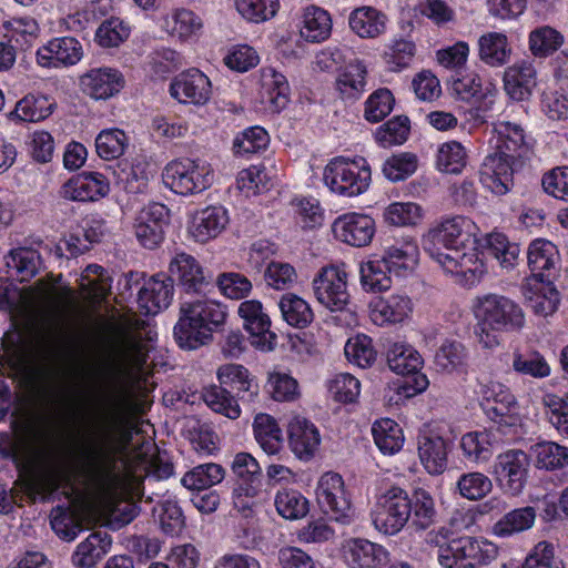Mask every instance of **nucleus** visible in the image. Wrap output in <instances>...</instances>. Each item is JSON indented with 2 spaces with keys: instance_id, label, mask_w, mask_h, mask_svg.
Segmentation results:
<instances>
[{
  "instance_id": "f257e3e1",
  "label": "nucleus",
  "mask_w": 568,
  "mask_h": 568,
  "mask_svg": "<svg viewBox=\"0 0 568 568\" xmlns=\"http://www.w3.org/2000/svg\"><path fill=\"white\" fill-rule=\"evenodd\" d=\"M150 346L140 333H125L120 341L118 359L108 368L88 365L84 348L72 349V373L78 379L94 376V387L85 388V405L77 406V420L58 448L77 470L93 486L106 495L115 494L124 484L116 471L112 456L123 427L126 424L130 404L119 387L120 375L142 373L149 358Z\"/></svg>"
},
{
  "instance_id": "f03ea898",
  "label": "nucleus",
  "mask_w": 568,
  "mask_h": 568,
  "mask_svg": "<svg viewBox=\"0 0 568 568\" xmlns=\"http://www.w3.org/2000/svg\"><path fill=\"white\" fill-rule=\"evenodd\" d=\"M477 230L470 219L455 215L443 219L423 239V247L430 257L465 286L476 284L486 272L484 262L474 251L480 250L481 254L497 258L495 232L477 240Z\"/></svg>"
},
{
  "instance_id": "7ed1b4c3",
  "label": "nucleus",
  "mask_w": 568,
  "mask_h": 568,
  "mask_svg": "<svg viewBox=\"0 0 568 568\" xmlns=\"http://www.w3.org/2000/svg\"><path fill=\"white\" fill-rule=\"evenodd\" d=\"M224 305L210 298H192L181 302L180 316L173 335L176 344L187 351L197 349L213 341V333L225 323Z\"/></svg>"
},
{
  "instance_id": "20e7f679",
  "label": "nucleus",
  "mask_w": 568,
  "mask_h": 568,
  "mask_svg": "<svg viewBox=\"0 0 568 568\" xmlns=\"http://www.w3.org/2000/svg\"><path fill=\"white\" fill-rule=\"evenodd\" d=\"M323 180L332 192L345 196L364 193L371 183V169L364 159H333L325 168Z\"/></svg>"
},
{
  "instance_id": "39448f33",
  "label": "nucleus",
  "mask_w": 568,
  "mask_h": 568,
  "mask_svg": "<svg viewBox=\"0 0 568 568\" xmlns=\"http://www.w3.org/2000/svg\"><path fill=\"white\" fill-rule=\"evenodd\" d=\"M248 371L237 364H226L219 368L217 378L220 385H210L202 390V398L205 404L215 413L222 414L230 419H236L241 415V408L231 389L247 377Z\"/></svg>"
},
{
  "instance_id": "423d86ee",
  "label": "nucleus",
  "mask_w": 568,
  "mask_h": 568,
  "mask_svg": "<svg viewBox=\"0 0 568 568\" xmlns=\"http://www.w3.org/2000/svg\"><path fill=\"white\" fill-rule=\"evenodd\" d=\"M412 515V500L400 487H392L382 494L372 511L375 528L385 535L399 532Z\"/></svg>"
},
{
  "instance_id": "0eeeda50",
  "label": "nucleus",
  "mask_w": 568,
  "mask_h": 568,
  "mask_svg": "<svg viewBox=\"0 0 568 568\" xmlns=\"http://www.w3.org/2000/svg\"><path fill=\"white\" fill-rule=\"evenodd\" d=\"M164 181L178 194H196L210 187L213 172L210 164L185 158L165 166Z\"/></svg>"
},
{
  "instance_id": "6e6552de",
  "label": "nucleus",
  "mask_w": 568,
  "mask_h": 568,
  "mask_svg": "<svg viewBox=\"0 0 568 568\" xmlns=\"http://www.w3.org/2000/svg\"><path fill=\"white\" fill-rule=\"evenodd\" d=\"M529 143L524 129L511 122L499 124V194L507 193L513 186L511 178L515 164L528 156Z\"/></svg>"
},
{
  "instance_id": "1a4fd4ad",
  "label": "nucleus",
  "mask_w": 568,
  "mask_h": 568,
  "mask_svg": "<svg viewBox=\"0 0 568 568\" xmlns=\"http://www.w3.org/2000/svg\"><path fill=\"white\" fill-rule=\"evenodd\" d=\"M316 498L322 510L333 520L342 524L351 521V499L339 474L326 473L320 478Z\"/></svg>"
},
{
  "instance_id": "9d476101",
  "label": "nucleus",
  "mask_w": 568,
  "mask_h": 568,
  "mask_svg": "<svg viewBox=\"0 0 568 568\" xmlns=\"http://www.w3.org/2000/svg\"><path fill=\"white\" fill-rule=\"evenodd\" d=\"M312 287L317 302L332 312L343 311L349 302L347 274L337 266L322 267Z\"/></svg>"
},
{
  "instance_id": "9b49d317",
  "label": "nucleus",
  "mask_w": 568,
  "mask_h": 568,
  "mask_svg": "<svg viewBox=\"0 0 568 568\" xmlns=\"http://www.w3.org/2000/svg\"><path fill=\"white\" fill-rule=\"evenodd\" d=\"M529 465V457L523 449H508L499 455V487L504 494H521L527 483Z\"/></svg>"
},
{
  "instance_id": "f8f14e48",
  "label": "nucleus",
  "mask_w": 568,
  "mask_h": 568,
  "mask_svg": "<svg viewBox=\"0 0 568 568\" xmlns=\"http://www.w3.org/2000/svg\"><path fill=\"white\" fill-rule=\"evenodd\" d=\"M170 223V210L162 203H151L139 213L135 235L146 248L156 247L164 239V227Z\"/></svg>"
},
{
  "instance_id": "ddd939ff",
  "label": "nucleus",
  "mask_w": 568,
  "mask_h": 568,
  "mask_svg": "<svg viewBox=\"0 0 568 568\" xmlns=\"http://www.w3.org/2000/svg\"><path fill=\"white\" fill-rule=\"evenodd\" d=\"M523 294L531 311L539 316L552 315L559 305V292L555 287L551 277L529 276L523 285Z\"/></svg>"
},
{
  "instance_id": "4468645a",
  "label": "nucleus",
  "mask_w": 568,
  "mask_h": 568,
  "mask_svg": "<svg viewBox=\"0 0 568 568\" xmlns=\"http://www.w3.org/2000/svg\"><path fill=\"white\" fill-rule=\"evenodd\" d=\"M237 312L244 321L245 329L256 338L253 344L263 351H272L277 335L270 331L271 318L263 311L262 303L256 300L244 301L240 304Z\"/></svg>"
},
{
  "instance_id": "2eb2a0df",
  "label": "nucleus",
  "mask_w": 568,
  "mask_h": 568,
  "mask_svg": "<svg viewBox=\"0 0 568 568\" xmlns=\"http://www.w3.org/2000/svg\"><path fill=\"white\" fill-rule=\"evenodd\" d=\"M171 95L182 103L202 105L212 94L209 78L197 69H190L176 75L170 85Z\"/></svg>"
},
{
  "instance_id": "dca6fc26",
  "label": "nucleus",
  "mask_w": 568,
  "mask_h": 568,
  "mask_svg": "<svg viewBox=\"0 0 568 568\" xmlns=\"http://www.w3.org/2000/svg\"><path fill=\"white\" fill-rule=\"evenodd\" d=\"M333 232L339 241L355 247H363L372 242L375 222L368 215L348 213L335 220Z\"/></svg>"
},
{
  "instance_id": "f3484780",
  "label": "nucleus",
  "mask_w": 568,
  "mask_h": 568,
  "mask_svg": "<svg viewBox=\"0 0 568 568\" xmlns=\"http://www.w3.org/2000/svg\"><path fill=\"white\" fill-rule=\"evenodd\" d=\"M387 363L394 373L413 376L415 393H420L427 387L428 381L426 376L419 374V369L423 366V358L412 346L394 343L387 351Z\"/></svg>"
},
{
  "instance_id": "a211bd4d",
  "label": "nucleus",
  "mask_w": 568,
  "mask_h": 568,
  "mask_svg": "<svg viewBox=\"0 0 568 568\" xmlns=\"http://www.w3.org/2000/svg\"><path fill=\"white\" fill-rule=\"evenodd\" d=\"M170 278L175 280L186 293H200L210 281L197 260L185 252H176L169 265Z\"/></svg>"
},
{
  "instance_id": "6ab92c4d",
  "label": "nucleus",
  "mask_w": 568,
  "mask_h": 568,
  "mask_svg": "<svg viewBox=\"0 0 568 568\" xmlns=\"http://www.w3.org/2000/svg\"><path fill=\"white\" fill-rule=\"evenodd\" d=\"M229 224L227 211L222 206H207L196 211L189 224L190 236L197 243L217 237Z\"/></svg>"
},
{
  "instance_id": "aec40b11",
  "label": "nucleus",
  "mask_w": 568,
  "mask_h": 568,
  "mask_svg": "<svg viewBox=\"0 0 568 568\" xmlns=\"http://www.w3.org/2000/svg\"><path fill=\"white\" fill-rule=\"evenodd\" d=\"M109 182L98 172H82L61 187V196L71 201H95L109 193Z\"/></svg>"
},
{
  "instance_id": "412c9836",
  "label": "nucleus",
  "mask_w": 568,
  "mask_h": 568,
  "mask_svg": "<svg viewBox=\"0 0 568 568\" xmlns=\"http://www.w3.org/2000/svg\"><path fill=\"white\" fill-rule=\"evenodd\" d=\"M480 546L471 537L450 539L438 550V561L444 568H475L480 564Z\"/></svg>"
},
{
  "instance_id": "4be33fe9",
  "label": "nucleus",
  "mask_w": 568,
  "mask_h": 568,
  "mask_svg": "<svg viewBox=\"0 0 568 568\" xmlns=\"http://www.w3.org/2000/svg\"><path fill=\"white\" fill-rule=\"evenodd\" d=\"M450 450L449 440L433 430L418 436V456L425 469L432 475L443 474L447 468Z\"/></svg>"
},
{
  "instance_id": "5701e85b",
  "label": "nucleus",
  "mask_w": 568,
  "mask_h": 568,
  "mask_svg": "<svg viewBox=\"0 0 568 568\" xmlns=\"http://www.w3.org/2000/svg\"><path fill=\"white\" fill-rule=\"evenodd\" d=\"M82 58V47L72 37L55 38L40 48L37 59L42 67L58 68L60 65H73Z\"/></svg>"
},
{
  "instance_id": "b1692460",
  "label": "nucleus",
  "mask_w": 568,
  "mask_h": 568,
  "mask_svg": "<svg viewBox=\"0 0 568 568\" xmlns=\"http://www.w3.org/2000/svg\"><path fill=\"white\" fill-rule=\"evenodd\" d=\"M477 320L475 333L483 348L493 349L497 344V295L486 294L477 297L474 305Z\"/></svg>"
},
{
  "instance_id": "393cba45",
  "label": "nucleus",
  "mask_w": 568,
  "mask_h": 568,
  "mask_svg": "<svg viewBox=\"0 0 568 568\" xmlns=\"http://www.w3.org/2000/svg\"><path fill=\"white\" fill-rule=\"evenodd\" d=\"M321 436L313 423L295 416L288 424V444L296 457L310 460L317 450Z\"/></svg>"
},
{
  "instance_id": "a878e982",
  "label": "nucleus",
  "mask_w": 568,
  "mask_h": 568,
  "mask_svg": "<svg viewBox=\"0 0 568 568\" xmlns=\"http://www.w3.org/2000/svg\"><path fill=\"white\" fill-rule=\"evenodd\" d=\"M82 91L95 100H105L123 87L119 71L111 68L92 69L80 78Z\"/></svg>"
},
{
  "instance_id": "bb28decb",
  "label": "nucleus",
  "mask_w": 568,
  "mask_h": 568,
  "mask_svg": "<svg viewBox=\"0 0 568 568\" xmlns=\"http://www.w3.org/2000/svg\"><path fill=\"white\" fill-rule=\"evenodd\" d=\"M345 558L352 568H383L388 561V551L367 539H353L345 548Z\"/></svg>"
},
{
  "instance_id": "cd10ccee",
  "label": "nucleus",
  "mask_w": 568,
  "mask_h": 568,
  "mask_svg": "<svg viewBox=\"0 0 568 568\" xmlns=\"http://www.w3.org/2000/svg\"><path fill=\"white\" fill-rule=\"evenodd\" d=\"M173 298L172 278L151 277L139 291V304L146 314H156L169 307Z\"/></svg>"
},
{
  "instance_id": "c85d7f7f",
  "label": "nucleus",
  "mask_w": 568,
  "mask_h": 568,
  "mask_svg": "<svg viewBox=\"0 0 568 568\" xmlns=\"http://www.w3.org/2000/svg\"><path fill=\"white\" fill-rule=\"evenodd\" d=\"M112 538L105 531L91 532L72 555L77 568H93L110 551Z\"/></svg>"
},
{
  "instance_id": "c756f323",
  "label": "nucleus",
  "mask_w": 568,
  "mask_h": 568,
  "mask_svg": "<svg viewBox=\"0 0 568 568\" xmlns=\"http://www.w3.org/2000/svg\"><path fill=\"white\" fill-rule=\"evenodd\" d=\"M536 84V71L530 63L523 62L508 68L504 74V90L515 101H524Z\"/></svg>"
},
{
  "instance_id": "7c9ffc66",
  "label": "nucleus",
  "mask_w": 568,
  "mask_h": 568,
  "mask_svg": "<svg viewBox=\"0 0 568 568\" xmlns=\"http://www.w3.org/2000/svg\"><path fill=\"white\" fill-rule=\"evenodd\" d=\"M523 435V417L515 396L507 389H499V436H505L508 442H515Z\"/></svg>"
},
{
  "instance_id": "2f4dec72",
  "label": "nucleus",
  "mask_w": 568,
  "mask_h": 568,
  "mask_svg": "<svg viewBox=\"0 0 568 568\" xmlns=\"http://www.w3.org/2000/svg\"><path fill=\"white\" fill-rule=\"evenodd\" d=\"M348 23L358 37L373 39L385 32L387 17L373 7H361L352 11Z\"/></svg>"
},
{
  "instance_id": "473e14b6",
  "label": "nucleus",
  "mask_w": 568,
  "mask_h": 568,
  "mask_svg": "<svg viewBox=\"0 0 568 568\" xmlns=\"http://www.w3.org/2000/svg\"><path fill=\"white\" fill-rule=\"evenodd\" d=\"M527 258L531 270L530 276L547 277V274H549V277H552L559 261L558 250L550 241L537 239L529 245Z\"/></svg>"
},
{
  "instance_id": "72a5a7b5",
  "label": "nucleus",
  "mask_w": 568,
  "mask_h": 568,
  "mask_svg": "<svg viewBox=\"0 0 568 568\" xmlns=\"http://www.w3.org/2000/svg\"><path fill=\"white\" fill-rule=\"evenodd\" d=\"M418 247L413 240L403 239L387 246L382 258L396 275L413 270L418 262Z\"/></svg>"
},
{
  "instance_id": "f704fd0d",
  "label": "nucleus",
  "mask_w": 568,
  "mask_h": 568,
  "mask_svg": "<svg viewBox=\"0 0 568 568\" xmlns=\"http://www.w3.org/2000/svg\"><path fill=\"white\" fill-rule=\"evenodd\" d=\"M290 85L286 78L272 68L262 71V99L274 112L284 109L288 102Z\"/></svg>"
},
{
  "instance_id": "c9c22d12",
  "label": "nucleus",
  "mask_w": 568,
  "mask_h": 568,
  "mask_svg": "<svg viewBox=\"0 0 568 568\" xmlns=\"http://www.w3.org/2000/svg\"><path fill=\"white\" fill-rule=\"evenodd\" d=\"M40 261L41 257L37 251L19 247L11 250L6 256V266L11 277H16L20 282H27L38 273Z\"/></svg>"
},
{
  "instance_id": "e433bc0d",
  "label": "nucleus",
  "mask_w": 568,
  "mask_h": 568,
  "mask_svg": "<svg viewBox=\"0 0 568 568\" xmlns=\"http://www.w3.org/2000/svg\"><path fill=\"white\" fill-rule=\"evenodd\" d=\"M412 312V302L404 295H390L386 298H378L373 304L372 316L375 322L400 323Z\"/></svg>"
},
{
  "instance_id": "4c0bfd02",
  "label": "nucleus",
  "mask_w": 568,
  "mask_h": 568,
  "mask_svg": "<svg viewBox=\"0 0 568 568\" xmlns=\"http://www.w3.org/2000/svg\"><path fill=\"white\" fill-rule=\"evenodd\" d=\"M54 102L45 95L29 94L17 102L9 118L22 122H38L47 119L53 111Z\"/></svg>"
},
{
  "instance_id": "58836bf2",
  "label": "nucleus",
  "mask_w": 568,
  "mask_h": 568,
  "mask_svg": "<svg viewBox=\"0 0 568 568\" xmlns=\"http://www.w3.org/2000/svg\"><path fill=\"white\" fill-rule=\"evenodd\" d=\"M278 308L283 320L296 328H305L314 320V313L310 304L293 293H285L281 296Z\"/></svg>"
},
{
  "instance_id": "ea45409f",
  "label": "nucleus",
  "mask_w": 568,
  "mask_h": 568,
  "mask_svg": "<svg viewBox=\"0 0 568 568\" xmlns=\"http://www.w3.org/2000/svg\"><path fill=\"white\" fill-rule=\"evenodd\" d=\"M253 427L255 438L266 454L275 455L282 449V430L272 416L267 414L256 415Z\"/></svg>"
},
{
  "instance_id": "a19ab883",
  "label": "nucleus",
  "mask_w": 568,
  "mask_h": 568,
  "mask_svg": "<svg viewBox=\"0 0 568 568\" xmlns=\"http://www.w3.org/2000/svg\"><path fill=\"white\" fill-rule=\"evenodd\" d=\"M372 433L374 442L384 454L397 453L404 443L402 428L389 418L377 420L373 424Z\"/></svg>"
},
{
  "instance_id": "79ce46f5",
  "label": "nucleus",
  "mask_w": 568,
  "mask_h": 568,
  "mask_svg": "<svg viewBox=\"0 0 568 568\" xmlns=\"http://www.w3.org/2000/svg\"><path fill=\"white\" fill-rule=\"evenodd\" d=\"M390 273L392 270L382 257L369 260L361 266V283L365 291H386L392 285Z\"/></svg>"
},
{
  "instance_id": "37998d69",
  "label": "nucleus",
  "mask_w": 568,
  "mask_h": 568,
  "mask_svg": "<svg viewBox=\"0 0 568 568\" xmlns=\"http://www.w3.org/2000/svg\"><path fill=\"white\" fill-rule=\"evenodd\" d=\"M224 469L217 464H204L187 471L181 479L182 485L191 490H204L219 484L224 478Z\"/></svg>"
},
{
  "instance_id": "c03bdc74",
  "label": "nucleus",
  "mask_w": 568,
  "mask_h": 568,
  "mask_svg": "<svg viewBox=\"0 0 568 568\" xmlns=\"http://www.w3.org/2000/svg\"><path fill=\"white\" fill-rule=\"evenodd\" d=\"M412 500V525L420 530L429 528L437 521V510L433 497L424 489L415 491Z\"/></svg>"
},
{
  "instance_id": "a18cd8bd",
  "label": "nucleus",
  "mask_w": 568,
  "mask_h": 568,
  "mask_svg": "<svg viewBox=\"0 0 568 568\" xmlns=\"http://www.w3.org/2000/svg\"><path fill=\"white\" fill-rule=\"evenodd\" d=\"M113 175L116 183L131 193L141 192L149 180L148 173L141 164H133L126 160L119 161L115 164Z\"/></svg>"
},
{
  "instance_id": "49530a36",
  "label": "nucleus",
  "mask_w": 568,
  "mask_h": 568,
  "mask_svg": "<svg viewBox=\"0 0 568 568\" xmlns=\"http://www.w3.org/2000/svg\"><path fill=\"white\" fill-rule=\"evenodd\" d=\"M536 466L547 470L564 468L568 465V448L555 442H541L534 446Z\"/></svg>"
},
{
  "instance_id": "de8ad7c7",
  "label": "nucleus",
  "mask_w": 568,
  "mask_h": 568,
  "mask_svg": "<svg viewBox=\"0 0 568 568\" xmlns=\"http://www.w3.org/2000/svg\"><path fill=\"white\" fill-rule=\"evenodd\" d=\"M562 43V34L548 26L537 28L529 34V49L535 57H547L557 51Z\"/></svg>"
},
{
  "instance_id": "09e8293b",
  "label": "nucleus",
  "mask_w": 568,
  "mask_h": 568,
  "mask_svg": "<svg viewBox=\"0 0 568 568\" xmlns=\"http://www.w3.org/2000/svg\"><path fill=\"white\" fill-rule=\"evenodd\" d=\"M128 145V136L120 129L101 131L95 139V149L100 158L113 160L120 158Z\"/></svg>"
},
{
  "instance_id": "8fccbe9b",
  "label": "nucleus",
  "mask_w": 568,
  "mask_h": 568,
  "mask_svg": "<svg viewBox=\"0 0 568 568\" xmlns=\"http://www.w3.org/2000/svg\"><path fill=\"white\" fill-rule=\"evenodd\" d=\"M332 29L328 13L320 8L307 9L304 14L302 36L312 42L325 40Z\"/></svg>"
},
{
  "instance_id": "3c124183",
  "label": "nucleus",
  "mask_w": 568,
  "mask_h": 568,
  "mask_svg": "<svg viewBox=\"0 0 568 568\" xmlns=\"http://www.w3.org/2000/svg\"><path fill=\"white\" fill-rule=\"evenodd\" d=\"M491 432L468 433L462 437L460 446L465 455L475 462L488 460L494 450Z\"/></svg>"
},
{
  "instance_id": "603ef678",
  "label": "nucleus",
  "mask_w": 568,
  "mask_h": 568,
  "mask_svg": "<svg viewBox=\"0 0 568 568\" xmlns=\"http://www.w3.org/2000/svg\"><path fill=\"white\" fill-rule=\"evenodd\" d=\"M275 507L285 519H298L308 511V501L296 490H282L276 494Z\"/></svg>"
},
{
  "instance_id": "864d4df0",
  "label": "nucleus",
  "mask_w": 568,
  "mask_h": 568,
  "mask_svg": "<svg viewBox=\"0 0 568 568\" xmlns=\"http://www.w3.org/2000/svg\"><path fill=\"white\" fill-rule=\"evenodd\" d=\"M542 404L548 422L560 435L568 438V396L562 398L555 394H546Z\"/></svg>"
},
{
  "instance_id": "5fc2aeb1",
  "label": "nucleus",
  "mask_w": 568,
  "mask_h": 568,
  "mask_svg": "<svg viewBox=\"0 0 568 568\" xmlns=\"http://www.w3.org/2000/svg\"><path fill=\"white\" fill-rule=\"evenodd\" d=\"M239 13L247 21L260 23L273 18L278 9L277 0H235Z\"/></svg>"
},
{
  "instance_id": "6e6d98bb",
  "label": "nucleus",
  "mask_w": 568,
  "mask_h": 568,
  "mask_svg": "<svg viewBox=\"0 0 568 568\" xmlns=\"http://www.w3.org/2000/svg\"><path fill=\"white\" fill-rule=\"evenodd\" d=\"M520 252L517 243H510L499 234V267L510 273L509 278L501 280L506 285H516L521 278L520 272L516 270L520 263Z\"/></svg>"
},
{
  "instance_id": "4d7b16f0",
  "label": "nucleus",
  "mask_w": 568,
  "mask_h": 568,
  "mask_svg": "<svg viewBox=\"0 0 568 568\" xmlns=\"http://www.w3.org/2000/svg\"><path fill=\"white\" fill-rule=\"evenodd\" d=\"M536 510L527 506L509 511L499 520V537L525 531L534 526Z\"/></svg>"
},
{
  "instance_id": "13d9d810",
  "label": "nucleus",
  "mask_w": 568,
  "mask_h": 568,
  "mask_svg": "<svg viewBox=\"0 0 568 568\" xmlns=\"http://www.w3.org/2000/svg\"><path fill=\"white\" fill-rule=\"evenodd\" d=\"M409 133V120L407 116H394L379 126L376 131V140L383 146L402 144Z\"/></svg>"
},
{
  "instance_id": "bf43d9fd",
  "label": "nucleus",
  "mask_w": 568,
  "mask_h": 568,
  "mask_svg": "<svg viewBox=\"0 0 568 568\" xmlns=\"http://www.w3.org/2000/svg\"><path fill=\"white\" fill-rule=\"evenodd\" d=\"M465 148L457 141L444 143L437 153V165L447 173H460L466 165Z\"/></svg>"
},
{
  "instance_id": "052dcab7",
  "label": "nucleus",
  "mask_w": 568,
  "mask_h": 568,
  "mask_svg": "<svg viewBox=\"0 0 568 568\" xmlns=\"http://www.w3.org/2000/svg\"><path fill=\"white\" fill-rule=\"evenodd\" d=\"M513 368L520 374L534 378H545L551 374V368L546 358L538 352L527 355L515 354Z\"/></svg>"
},
{
  "instance_id": "680f3d73",
  "label": "nucleus",
  "mask_w": 568,
  "mask_h": 568,
  "mask_svg": "<svg viewBox=\"0 0 568 568\" xmlns=\"http://www.w3.org/2000/svg\"><path fill=\"white\" fill-rule=\"evenodd\" d=\"M395 99L388 89L373 92L365 104V119L376 123L386 118L393 110Z\"/></svg>"
},
{
  "instance_id": "e2e57ef3",
  "label": "nucleus",
  "mask_w": 568,
  "mask_h": 568,
  "mask_svg": "<svg viewBox=\"0 0 568 568\" xmlns=\"http://www.w3.org/2000/svg\"><path fill=\"white\" fill-rule=\"evenodd\" d=\"M417 169V158L412 153H400L388 158L383 173L389 181L397 182L410 176Z\"/></svg>"
},
{
  "instance_id": "0e129e2a",
  "label": "nucleus",
  "mask_w": 568,
  "mask_h": 568,
  "mask_svg": "<svg viewBox=\"0 0 568 568\" xmlns=\"http://www.w3.org/2000/svg\"><path fill=\"white\" fill-rule=\"evenodd\" d=\"M465 361V347L456 341H446L435 354L436 366L446 372H452L464 365Z\"/></svg>"
},
{
  "instance_id": "69168bd1",
  "label": "nucleus",
  "mask_w": 568,
  "mask_h": 568,
  "mask_svg": "<svg viewBox=\"0 0 568 568\" xmlns=\"http://www.w3.org/2000/svg\"><path fill=\"white\" fill-rule=\"evenodd\" d=\"M365 77L366 67L361 61L352 62L337 79V88L342 93L355 97L364 90Z\"/></svg>"
},
{
  "instance_id": "338daca9",
  "label": "nucleus",
  "mask_w": 568,
  "mask_h": 568,
  "mask_svg": "<svg viewBox=\"0 0 568 568\" xmlns=\"http://www.w3.org/2000/svg\"><path fill=\"white\" fill-rule=\"evenodd\" d=\"M268 134L261 126H253L245 130L233 143L236 154H251L264 150L268 144Z\"/></svg>"
},
{
  "instance_id": "774afa93",
  "label": "nucleus",
  "mask_w": 568,
  "mask_h": 568,
  "mask_svg": "<svg viewBox=\"0 0 568 568\" xmlns=\"http://www.w3.org/2000/svg\"><path fill=\"white\" fill-rule=\"evenodd\" d=\"M524 564L525 568H565L555 557V546L546 540L532 547Z\"/></svg>"
}]
</instances>
